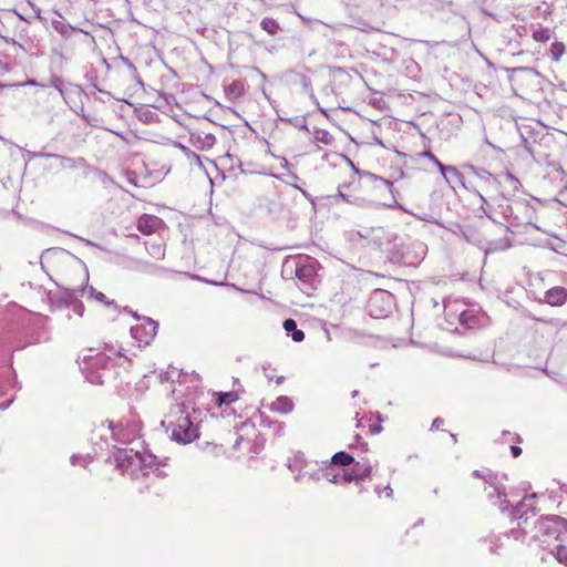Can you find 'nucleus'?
<instances>
[{"label":"nucleus","instance_id":"nucleus-1","mask_svg":"<svg viewBox=\"0 0 567 567\" xmlns=\"http://www.w3.org/2000/svg\"><path fill=\"white\" fill-rule=\"evenodd\" d=\"M543 549L567 566V519L548 515L538 519L535 536Z\"/></svg>","mask_w":567,"mask_h":567},{"label":"nucleus","instance_id":"nucleus-2","mask_svg":"<svg viewBox=\"0 0 567 567\" xmlns=\"http://www.w3.org/2000/svg\"><path fill=\"white\" fill-rule=\"evenodd\" d=\"M114 461L116 468L133 480L164 476V472L159 470L161 463L157 461V456L151 453L141 454L133 449H117Z\"/></svg>","mask_w":567,"mask_h":567},{"label":"nucleus","instance_id":"nucleus-3","mask_svg":"<svg viewBox=\"0 0 567 567\" xmlns=\"http://www.w3.org/2000/svg\"><path fill=\"white\" fill-rule=\"evenodd\" d=\"M318 261L308 255L288 256L281 267L285 280H293L299 289L308 295L316 289L318 282Z\"/></svg>","mask_w":567,"mask_h":567},{"label":"nucleus","instance_id":"nucleus-4","mask_svg":"<svg viewBox=\"0 0 567 567\" xmlns=\"http://www.w3.org/2000/svg\"><path fill=\"white\" fill-rule=\"evenodd\" d=\"M176 414H179V416L175 421L169 420L167 422L169 437L179 444H188L198 439V426L190 420L189 414L185 413L183 405L176 406Z\"/></svg>","mask_w":567,"mask_h":567},{"label":"nucleus","instance_id":"nucleus-5","mask_svg":"<svg viewBox=\"0 0 567 567\" xmlns=\"http://www.w3.org/2000/svg\"><path fill=\"white\" fill-rule=\"evenodd\" d=\"M426 254V246L419 241L394 244L393 250L390 254L392 261L408 267H416L424 259Z\"/></svg>","mask_w":567,"mask_h":567},{"label":"nucleus","instance_id":"nucleus-6","mask_svg":"<svg viewBox=\"0 0 567 567\" xmlns=\"http://www.w3.org/2000/svg\"><path fill=\"white\" fill-rule=\"evenodd\" d=\"M357 235L362 239L363 246L379 249L389 256L396 240V236L383 227L364 228L359 230Z\"/></svg>","mask_w":567,"mask_h":567},{"label":"nucleus","instance_id":"nucleus-7","mask_svg":"<svg viewBox=\"0 0 567 567\" xmlns=\"http://www.w3.org/2000/svg\"><path fill=\"white\" fill-rule=\"evenodd\" d=\"M395 308L394 296L383 289L374 290L367 303L368 313L375 319L389 317Z\"/></svg>","mask_w":567,"mask_h":567},{"label":"nucleus","instance_id":"nucleus-8","mask_svg":"<svg viewBox=\"0 0 567 567\" xmlns=\"http://www.w3.org/2000/svg\"><path fill=\"white\" fill-rule=\"evenodd\" d=\"M110 363V358L105 353H95L85 355L81 363V371L85 379L92 384H102L104 371Z\"/></svg>","mask_w":567,"mask_h":567},{"label":"nucleus","instance_id":"nucleus-9","mask_svg":"<svg viewBox=\"0 0 567 567\" xmlns=\"http://www.w3.org/2000/svg\"><path fill=\"white\" fill-rule=\"evenodd\" d=\"M107 429L111 431L112 437L122 444H130L141 436V425L134 420L118 424L107 421Z\"/></svg>","mask_w":567,"mask_h":567},{"label":"nucleus","instance_id":"nucleus-10","mask_svg":"<svg viewBox=\"0 0 567 567\" xmlns=\"http://www.w3.org/2000/svg\"><path fill=\"white\" fill-rule=\"evenodd\" d=\"M76 292L84 293L85 288L82 287L74 291L65 290L60 297H56V298L51 297L50 300H51L52 307H54L56 309L66 308V309L72 310L76 316L82 317L85 308H84L83 302L76 298V295H75Z\"/></svg>","mask_w":567,"mask_h":567},{"label":"nucleus","instance_id":"nucleus-11","mask_svg":"<svg viewBox=\"0 0 567 567\" xmlns=\"http://www.w3.org/2000/svg\"><path fill=\"white\" fill-rule=\"evenodd\" d=\"M158 323L148 317H144L143 321L131 328V334L138 342L140 347L148 346L155 338Z\"/></svg>","mask_w":567,"mask_h":567},{"label":"nucleus","instance_id":"nucleus-12","mask_svg":"<svg viewBox=\"0 0 567 567\" xmlns=\"http://www.w3.org/2000/svg\"><path fill=\"white\" fill-rule=\"evenodd\" d=\"M489 486L493 487V491L488 493V497L491 499H493L494 497L499 499V502L495 503V505H498L502 512L509 511L513 519L522 518V508L524 504L519 502L516 506H511L509 501L506 498L505 487L503 485L489 483Z\"/></svg>","mask_w":567,"mask_h":567},{"label":"nucleus","instance_id":"nucleus-13","mask_svg":"<svg viewBox=\"0 0 567 567\" xmlns=\"http://www.w3.org/2000/svg\"><path fill=\"white\" fill-rule=\"evenodd\" d=\"M359 189L360 182L358 179H352L348 183L339 185L338 196L349 204L365 206L368 202L363 196H361Z\"/></svg>","mask_w":567,"mask_h":567},{"label":"nucleus","instance_id":"nucleus-14","mask_svg":"<svg viewBox=\"0 0 567 567\" xmlns=\"http://www.w3.org/2000/svg\"><path fill=\"white\" fill-rule=\"evenodd\" d=\"M467 309V303L461 299L446 298L444 300V315L450 324H456L464 317V311Z\"/></svg>","mask_w":567,"mask_h":567},{"label":"nucleus","instance_id":"nucleus-15","mask_svg":"<svg viewBox=\"0 0 567 567\" xmlns=\"http://www.w3.org/2000/svg\"><path fill=\"white\" fill-rule=\"evenodd\" d=\"M463 235L467 241L474 243L480 245L486 254L497 251V250H504L511 247V244L507 238L501 239V240H481L475 238L474 234H472V229L468 228L463 231Z\"/></svg>","mask_w":567,"mask_h":567},{"label":"nucleus","instance_id":"nucleus-16","mask_svg":"<svg viewBox=\"0 0 567 567\" xmlns=\"http://www.w3.org/2000/svg\"><path fill=\"white\" fill-rule=\"evenodd\" d=\"M463 168L477 177L485 185L486 193L489 190H498L499 181L485 168L476 167L472 164H464Z\"/></svg>","mask_w":567,"mask_h":567},{"label":"nucleus","instance_id":"nucleus-17","mask_svg":"<svg viewBox=\"0 0 567 567\" xmlns=\"http://www.w3.org/2000/svg\"><path fill=\"white\" fill-rule=\"evenodd\" d=\"M162 220L154 216L144 214L138 218L137 229L143 235H152L161 227Z\"/></svg>","mask_w":567,"mask_h":567},{"label":"nucleus","instance_id":"nucleus-18","mask_svg":"<svg viewBox=\"0 0 567 567\" xmlns=\"http://www.w3.org/2000/svg\"><path fill=\"white\" fill-rule=\"evenodd\" d=\"M544 301L554 307L563 306L567 301V289L560 286L548 289L545 292Z\"/></svg>","mask_w":567,"mask_h":567},{"label":"nucleus","instance_id":"nucleus-19","mask_svg":"<svg viewBox=\"0 0 567 567\" xmlns=\"http://www.w3.org/2000/svg\"><path fill=\"white\" fill-rule=\"evenodd\" d=\"M464 317L458 321L460 326L465 329H474L481 324L482 315L474 307L467 305V309L464 311Z\"/></svg>","mask_w":567,"mask_h":567},{"label":"nucleus","instance_id":"nucleus-20","mask_svg":"<svg viewBox=\"0 0 567 567\" xmlns=\"http://www.w3.org/2000/svg\"><path fill=\"white\" fill-rule=\"evenodd\" d=\"M293 408H295V404H293L292 400L287 395L278 396L269 405L270 411L279 413V414H288L293 411Z\"/></svg>","mask_w":567,"mask_h":567},{"label":"nucleus","instance_id":"nucleus-21","mask_svg":"<svg viewBox=\"0 0 567 567\" xmlns=\"http://www.w3.org/2000/svg\"><path fill=\"white\" fill-rule=\"evenodd\" d=\"M341 157H342V158L348 163V165L351 167V169H352L355 174H358V175H360V176H365V177H368V178H370V179H372V181L381 182V183H382V184H384V185L389 188V190L393 194V183H392L391 181L385 179V178H383V177H381V176H378V175H375V174H372V173H370V172L360 171V169L354 165V163H353V162H352L348 156H346V155H341Z\"/></svg>","mask_w":567,"mask_h":567},{"label":"nucleus","instance_id":"nucleus-22","mask_svg":"<svg viewBox=\"0 0 567 567\" xmlns=\"http://www.w3.org/2000/svg\"><path fill=\"white\" fill-rule=\"evenodd\" d=\"M441 174L443 176V178L445 179V182L447 184H452V181L451 178H453L454 181H456L462 187L464 188H468L465 184V177L464 175L455 167V166H452V165H444L441 169Z\"/></svg>","mask_w":567,"mask_h":567},{"label":"nucleus","instance_id":"nucleus-23","mask_svg":"<svg viewBox=\"0 0 567 567\" xmlns=\"http://www.w3.org/2000/svg\"><path fill=\"white\" fill-rule=\"evenodd\" d=\"M474 193L480 198L481 209L485 213V215L488 218L493 219V214L495 212V203L497 200L496 196H493V195L485 196L477 189H475Z\"/></svg>","mask_w":567,"mask_h":567},{"label":"nucleus","instance_id":"nucleus-24","mask_svg":"<svg viewBox=\"0 0 567 567\" xmlns=\"http://www.w3.org/2000/svg\"><path fill=\"white\" fill-rule=\"evenodd\" d=\"M357 478V485L361 487V482L369 478L372 474V465L370 463L357 462L352 468Z\"/></svg>","mask_w":567,"mask_h":567},{"label":"nucleus","instance_id":"nucleus-25","mask_svg":"<svg viewBox=\"0 0 567 567\" xmlns=\"http://www.w3.org/2000/svg\"><path fill=\"white\" fill-rule=\"evenodd\" d=\"M307 466V461L305 458V455L302 453H297L292 460H289L288 462V468L291 472H298L295 480L300 481L302 475V470Z\"/></svg>","mask_w":567,"mask_h":567},{"label":"nucleus","instance_id":"nucleus-26","mask_svg":"<svg viewBox=\"0 0 567 567\" xmlns=\"http://www.w3.org/2000/svg\"><path fill=\"white\" fill-rule=\"evenodd\" d=\"M284 329L296 342H301L305 339L303 331L297 328V322L293 319H286L284 321Z\"/></svg>","mask_w":567,"mask_h":567},{"label":"nucleus","instance_id":"nucleus-27","mask_svg":"<svg viewBox=\"0 0 567 567\" xmlns=\"http://www.w3.org/2000/svg\"><path fill=\"white\" fill-rule=\"evenodd\" d=\"M245 93L244 82L240 80L233 81L229 85L225 86V94L228 99L236 100Z\"/></svg>","mask_w":567,"mask_h":567},{"label":"nucleus","instance_id":"nucleus-28","mask_svg":"<svg viewBox=\"0 0 567 567\" xmlns=\"http://www.w3.org/2000/svg\"><path fill=\"white\" fill-rule=\"evenodd\" d=\"M85 291L87 292V298L99 301V302L105 305L106 307L116 308V303L114 300H109L103 292L97 291L95 288H93V287H90L87 289L85 288Z\"/></svg>","mask_w":567,"mask_h":567},{"label":"nucleus","instance_id":"nucleus-29","mask_svg":"<svg viewBox=\"0 0 567 567\" xmlns=\"http://www.w3.org/2000/svg\"><path fill=\"white\" fill-rule=\"evenodd\" d=\"M352 463H354L353 456L344 451H340V452H337L336 454H333V456L331 457V461H330V463H328V465H332L334 467V465L346 466V465H350Z\"/></svg>","mask_w":567,"mask_h":567},{"label":"nucleus","instance_id":"nucleus-30","mask_svg":"<svg viewBox=\"0 0 567 567\" xmlns=\"http://www.w3.org/2000/svg\"><path fill=\"white\" fill-rule=\"evenodd\" d=\"M260 28L270 35H275L281 30L278 21L269 17H266L260 21Z\"/></svg>","mask_w":567,"mask_h":567},{"label":"nucleus","instance_id":"nucleus-31","mask_svg":"<svg viewBox=\"0 0 567 567\" xmlns=\"http://www.w3.org/2000/svg\"><path fill=\"white\" fill-rule=\"evenodd\" d=\"M52 27L58 33H60L61 35H63L65 38L70 37L73 31L78 30L74 27H72L71 24L66 23L63 19L53 20Z\"/></svg>","mask_w":567,"mask_h":567},{"label":"nucleus","instance_id":"nucleus-32","mask_svg":"<svg viewBox=\"0 0 567 567\" xmlns=\"http://www.w3.org/2000/svg\"><path fill=\"white\" fill-rule=\"evenodd\" d=\"M238 399H239L238 393L235 391L217 392L216 393V402H217L218 406H221L223 404L234 403Z\"/></svg>","mask_w":567,"mask_h":567},{"label":"nucleus","instance_id":"nucleus-33","mask_svg":"<svg viewBox=\"0 0 567 567\" xmlns=\"http://www.w3.org/2000/svg\"><path fill=\"white\" fill-rule=\"evenodd\" d=\"M56 159L60 162V166L64 169H73L84 164L83 158H72L66 156L58 155Z\"/></svg>","mask_w":567,"mask_h":567},{"label":"nucleus","instance_id":"nucleus-34","mask_svg":"<svg viewBox=\"0 0 567 567\" xmlns=\"http://www.w3.org/2000/svg\"><path fill=\"white\" fill-rule=\"evenodd\" d=\"M551 30L549 28L539 27L533 31V39L537 42H547L551 39Z\"/></svg>","mask_w":567,"mask_h":567},{"label":"nucleus","instance_id":"nucleus-35","mask_svg":"<svg viewBox=\"0 0 567 567\" xmlns=\"http://www.w3.org/2000/svg\"><path fill=\"white\" fill-rule=\"evenodd\" d=\"M315 140L324 145H331L334 142L333 135L327 130H317L315 133Z\"/></svg>","mask_w":567,"mask_h":567},{"label":"nucleus","instance_id":"nucleus-36","mask_svg":"<svg viewBox=\"0 0 567 567\" xmlns=\"http://www.w3.org/2000/svg\"><path fill=\"white\" fill-rule=\"evenodd\" d=\"M326 464H327L326 462L322 463V465L319 468H317L312 472H309V471L303 472L301 475V478L308 476L310 480L316 481V482L324 478L323 474L326 473Z\"/></svg>","mask_w":567,"mask_h":567},{"label":"nucleus","instance_id":"nucleus-37","mask_svg":"<svg viewBox=\"0 0 567 567\" xmlns=\"http://www.w3.org/2000/svg\"><path fill=\"white\" fill-rule=\"evenodd\" d=\"M334 467L332 465L326 464V473L323 474L324 478L333 484H341V473H333Z\"/></svg>","mask_w":567,"mask_h":567},{"label":"nucleus","instance_id":"nucleus-38","mask_svg":"<svg viewBox=\"0 0 567 567\" xmlns=\"http://www.w3.org/2000/svg\"><path fill=\"white\" fill-rule=\"evenodd\" d=\"M49 85L59 91L61 95L64 94V82L59 75L52 73L49 79Z\"/></svg>","mask_w":567,"mask_h":567},{"label":"nucleus","instance_id":"nucleus-39","mask_svg":"<svg viewBox=\"0 0 567 567\" xmlns=\"http://www.w3.org/2000/svg\"><path fill=\"white\" fill-rule=\"evenodd\" d=\"M90 462H91V456L89 454L87 455L74 454L71 456L72 465H80L82 467H86Z\"/></svg>","mask_w":567,"mask_h":567},{"label":"nucleus","instance_id":"nucleus-40","mask_svg":"<svg viewBox=\"0 0 567 567\" xmlns=\"http://www.w3.org/2000/svg\"><path fill=\"white\" fill-rule=\"evenodd\" d=\"M565 52V47L563 43L560 42H555L551 44L550 47V53H551V56L554 60H559V58L563 55V53Z\"/></svg>","mask_w":567,"mask_h":567},{"label":"nucleus","instance_id":"nucleus-41","mask_svg":"<svg viewBox=\"0 0 567 567\" xmlns=\"http://www.w3.org/2000/svg\"><path fill=\"white\" fill-rule=\"evenodd\" d=\"M421 156L424 158H427L430 162H432L441 172L442 167L444 166L443 163L431 152V151H424L421 153Z\"/></svg>","mask_w":567,"mask_h":567},{"label":"nucleus","instance_id":"nucleus-42","mask_svg":"<svg viewBox=\"0 0 567 567\" xmlns=\"http://www.w3.org/2000/svg\"><path fill=\"white\" fill-rule=\"evenodd\" d=\"M504 178L506 179V182H508V184L511 185L513 190H518L522 187L519 179L517 177H515L513 174H511L509 172H507L504 175Z\"/></svg>","mask_w":567,"mask_h":567},{"label":"nucleus","instance_id":"nucleus-43","mask_svg":"<svg viewBox=\"0 0 567 567\" xmlns=\"http://www.w3.org/2000/svg\"><path fill=\"white\" fill-rule=\"evenodd\" d=\"M506 537H513L514 539H523L526 536V532L518 527V528H512L509 532L505 533Z\"/></svg>","mask_w":567,"mask_h":567},{"label":"nucleus","instance_id":"nucleus-44","mask_svg":"<svg viewBox=\"0 0 567 567\" xmlns=\"http://www.w3.org/2000/svg\"><path fill=\"white\" fill-rule=\"evenodd\" d=\"M351 482H355L357 483V478H355V475L353 474V472H347V471H342L341 472V484H347V483H351Z\"/></svg>","mask_w":567,"mask_h":567},{"label":"nucleus","instance_id":"nucleus-45","mask_svg":"<svg viewBox=\"0 0 567 567\" xmlns=\"http://www.w3.org/2000/svg\"><path fill=\"white\" fill-rule=\"evenodd\" d=\"M151 255H153L154 257H156L157 259H161L164 257V248L162 245H152L151 246Z\"/></svg>","mask_w":567,"mask_h":567},{"label":"nucleus","instance_id":"nucleus-46","mask_svg":"<svg viewBox=\"0 0 567 567\" xmlns=\"http://www.w3.org/2000/svg\"><path fill=\"white\" fill-rule=\"evenodd\" d=\"M489 543H491L489 553L496 554L497 549L501 547L499 537H496V536L491 537Z\"/></svg>","mask_w":567,"mask_h":567},{"label":"nucleus","instance_id":"nucleus-47","mask_svg":"<svg viewBox=\"0 0 567 567\" xmlns=\"http://www.w3.org/2000/svg\"><path fill=\"white\" fill-rule=\"evenodd\" d=\"M281 167L287 169L289 172V176L293 179H298V176L293 173V172H290V164L289 162L287 161V158H282V163H281Z\"/></svg>","mask_w":567,"mask_h":567},{"label":"nucleus","instance_id":"nucleus-48","mask_svg":"<svg viewBox=\"0 0 567 567\" xmlns=\"http://www.w3.org/2000/svg\"><path fill=\"white\" fill-rule=\"evenodd\" d=\"M443 423L444 420L442 417H435L432 422L431 430H440Z\"/></svg>","mask_w":567,"mask_h":567},{"label":"nucleus","instance_id":"nucleus-49","mask_svg":"<svg viewBox=\"0 0 567 567\" xmlns=\"http://www.w3.org/2000/svg\"><path fill=\"white\" fill-rule=\"evenodd\" d=\"M511 452H512L514 457H518L522 454V449L519 446H517V445H512L511 446Z\"/></svg>","mask_w":567,"mask_h":567},{"label":"nucleus","instance_id":"nucleus-50","mask_svg":"<svg viewBox=\"0 0 567 567\" xmlns=\"http://www.w3.org/2000/svg\"><path fill=\"white\" fill-rule=\"evenodd\" d=\"M123 61L128 66V69L132 71V73H134V74L137 73L136 66L128 59H123Z\"/></svg>","mask_w":567,"mask_h":567},{"label":"nucleus","instance_id":"nucleus-51","mask_svg":"<svg viewBox=\"0 0 567 567\" xmlns=\"http://www.w3.org/2000/svg\"><path fill=\"white\" fill-rule=\"evenodd\" d=\"M381 431H382V426H381V425H379V424H377V425H372V426L370 427V432H371L372 434H378V433H380Z\"/></svg>","mask_w":567,"mask_h":567},{"label":"nucleus","instance_id":"nucleus-52","mask_svg":"<svg viewBox=\"0 0 567 567\" xmlns=\"http://www.w3.org/2000/svg\"><path fill=\"white\" fill-rule=\"evenodd\" d=\"M473 475H474L475 477H478V478H484V480L486 481V483H488V484L491 483L487 478H485V476H483V474H482V473H481V471H478V470H475V471L473 472Z\"/></svg>","mask_w":567,"mask_h":567},{"label":"nucleus","instance_id":"nucleus-53","mask_svg":"<svg viewBox=\"0 0 567 567\" xmlns=\"http://www.w3.org/2000/svg\"><path fill=\"white\" fill-rule=\"evenodd\" d=\"M361 440H362V437H361L359 434H357V435L354 436V442H355V443H351L349 446H350V447H353V446H357L358 444H361Z\"/></svg>","mask_w":567,"mask_h":567},{"label":"nucleus","instance_id":"nucleus-54","mask_svg":"<svg viewBox=\"0 0 567 567\" xmlns=\"http://www.w3.org/2000/svg\"><path fill=\"white\" fill-rule=\"evenodd\" d=\"M40 157H44V158H51V157H54L56 158L58 157V154H50V153H39Z\"/></svg>","mask_w":567,"mask_h":567},{"label":"nucleus","instance_id":"nucleus-55","mask_svg":"<svg viewBox=\"0 0 567 567\" xmlns=\"http://www.w3.org/2000/svg\"><path fill=\"white\" fill-rule=\"evenodd\" d=\"M206 141L208 142V145H213L215 143V136L213 134L206 135Z\"/></svg>","mask_w":567,"mask_h":567},{"label":"nucleus","instance_id":"nucleus-56","mask_svg":"<svg viewBox=\"0 0 567 567\" xmlns=\"http://www.w3.org/2000/svg\"><path fill=\"white\" fill-rule=\"evenodd\" d=\"M384 489H385V495H386V497H392V495H393V489H392V487H391L390 485H386V486L384 487Z\"/></svg>","mask_w":567,"mask_h":567},{"label":"nucleus","instance_id":"nucleus-57","mask_svg":"<svg viewBox=\"0 0 567 567\" xmlns=\"http://www.w3.org/2000/svg\"><path fill=\"white\" fill-rule=\"evenodd\" d=\"M556 172L561 176V178L566 176V172L560 165L556 167Z\"/></svg>","mask_w":567,"mask_h":567},{"label":"nucleus","instance_id":"nucleus-58","mask_svg":"<svg viewBox=\"0 0 567 567\" xmlns=\"http://www.w3.org/2000/svg\"><path fill=\"white\" fill-rule=\"evenodd\" d=\"M291 41L298 43L300 47L302 45V39L298 35L291 37Z\"/></svg>","mask_w":567,"mask_h":567},{"label":"nucleus","instance_id":"nucleus-59","mask_svg":"<svg viewBox=\"0 0 567 567\" xmlns=\"http://www.w3.org/2000/svg\"><path fill=\"white\" fill-rule=\"evenodd\" d=\"M502 213L505 216H509L512 214V208L509 206H506V208H503Z\"/></svg>","mask_w":567,"mask_h":567},{"label":"nucleus","instance_id":"nucleus-60","mask_svg":"<svg viewBox=\"0 0 567 567\" xmlns=\"http://www.w3.org/2000/svg\"><path fill=\"white\" fill-rule=\"evenodd\" d=\"M298 17L301 19V21H302L303 23H308V22L312 21L310 18H306V17H303V16H301V14H298Z\"/></svg>","mask_w":567,"mask_h":567},{"label":"nucleus","instance_id":"nucleus-61","mask_svg":"<svg viewBox=\"0 0 567 567\" xmlns=\"http://www.w3.org/2000/svg\"><path fill=\"white\" fill-rule=\"evenodd\" d=\"M284 431V423H278L277 433L280 434Z\"/></svg>","mask_w":567,"mask_h":567},{"label":"nucleus","instance_id":"nucleus-62","mask_svg":"<svg viewBox=\"0 0 567 567\" xmlns=\"http://www.w3.org/2000/svg\"><path fill=\"white\" fill-rule=\"evenodd\" d=\"M13 12L18 16V18H19L20 20L25 21V18H24L22 14H20L18 11L13 10Z\"/></svg>","mask_w":567,"mask_h":567},{"label":"nucleus","instance_id":"nucleus-63","mask_svg":"<svg viewBox=\"0 0 567 567\" xmlns=\"http://www.w3.org/2000/svg\"><path fill=\"white\" fill-rule=\"evenodd\" d=\"M3 39L9 42V43H12V44H16L17 42L13 40V39H9V38H4Z\"/></svg>","mask_w":567,"mask_h":567},{"label":"nucleus","instance_id":"nucleus-64","mask_svg":"<svg viewBox=\"0 0 567 567\" xmlns=\"http://www.w3.org/2000/svg\"><path fill=\"white\" fill-rule=\"evenodd\" d=\"M374 491L378 494V496H381V488L379 486H375Z\"/></svg>","mask_w":567,"mask_h":567}]
</instances>
